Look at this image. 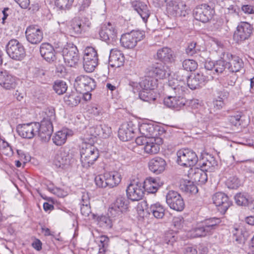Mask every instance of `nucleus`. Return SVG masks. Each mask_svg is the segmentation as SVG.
<instances>
[{"label": "nucleus", "mask_w": 254, "mask_h": 254, "mask_svg": "<svg viewBox=\"0 0 254 254\" xmlns=\"http://www.w3.org/2000/svg\"><path fill=\"white\" fill-rule=\"evenodd\" d=\"M80 152L81 162L84 168L93 164L99 156L98 149L90 144H83Z\"/></svg>", "instance_id": "nucleus-1"}, {"label": "nucleus", "mask_w": 254, "mask_h": 254, "mask_svg": "<svg viewBox=\"0 0 254 254\" xmlns=\"http://www.w3.org/2000/svg\"><path fill=\"white\" fill-rule=\"evenodd\" d=\"M220 222L221 221L218 218L213 217L206 219L191 231V235L193 237H199L210 234Z\"/></svg>", "instance_id": "nucleus-2"}, {"label": "nucleus", "mask_w": 254, "mask_h": 254, "mask_svg": "<svg viewBox=\"0 0 254 254\" xmlns=\"http://www.w3.org/2000/svg\"><path fill=\"white\" fill-rule=\"evenodd\" d=\"M177 155L178 163L184 167H192L198 161V157L195 152L189 148L180 149L178 151Z\"/></svg>", "instance_id": "nucleus-3"}, {"label": "nucleus", "mask_w": 254, "mask_h": 254, "mask_svg": "<svg viewBox=\"0 0 254 254\" xmlns=\"http://www.w3.org/2000/svg\"><path fill=\"white\" fill-rule=\"evenodd\" d=\"M98 64V56L96 50L92 47H87L84 50L83 67L87 72L94 70Z\"/></svg>", "instance_id": "nucleus-4"}, {"label": "nucleus", "mask_w": 254, "mask_h": 254, "mask_svg": "<svg viewBox=\"0 0 254 254\" xmlns=\"http://www.w3.org/2000/svg\"><path fill=\"white\" fill-rule=\"evenodd\" d=\"M62 54L64 62L69 66H75L79 60L78 51L72 44L65 45L62 49Z\"/></svg>", "instance_id": "nucleus-5"}, {"label": "nucleus", "mask_w": 254, "mask_h": 254, "mask_svg": "<svg viewBox=\"0 0 254 254\" xmlns=\"http://www.w3.org/2000/svg\"><path fill=\"white\" fill-rule=\"evenodd\" d=\"M6 51L9 57L15 60H21L25 55L23 46L16 39H12L8 42Z\"/></svg>", "instance_id": "nucleus-6"}, {"label": "nucleus", "mask_w": 254, "mask_h": 254, "mask_svg": "<svg viewBox=\"0 0 254 254\" xmlns=\"http://www.w3.org/2000/svg\"><path fill=\"white\" fill-rule=\"evenodd\" d=\"M214 12L213 8L204 3L196 6L193 10V15L196 20L206 23L212 19Z\"/></svg>", "instance_id": "nucleus-7"}, {"label": "nucleus", "mask_w": 254, "mask_h": 254, "mask_svg": "<svg viewBox=\"0 0 254 254\" xmlns=\"http://www.w3.org/2000/svg\"><path fill=\"white\" fill-rule=\"evenodd\" d=\"M144 35V32L139 30L126 33L120 39L121 44L127 49L133 48L138 41L143 39Z\"/></svg>", "instance_id": "nucleus-8"}, {"label": "nucleus", "mask_w": 254, "mask_h": 254, "mask_svg": "<svg viewBox=\"0 0 254 254\" xmlns=\"http://www.w3.org/2000/svg\"><path fill=\"white\" fill-rule=\"evenodd\" d=\"M74 85L76 91L80 93L91 92L96 86L93 78L84 75L77 76L75 79Z\"/></svg>", "instance_id": "nucleus-9"}, {"label": "nucleus", "mask_w": 254, "mask_h": 254, "mask_svg": "<svg viewBox=\"0 0 254 254\" xmlns=\"http://www.w3.org/2000/svg\"><path fill=\"white\" fill-rule=\"evenodd\" d=\"M166 200L171 209L177 211H182L185 207V202L183 198L176 191H169L166 196Z\"/></svg>", "instance_id": "nucleus-10"}, {"label": "nucleus", "mask_w": 254, "mask_h": 254, "mask_svg": "<svg viewBox=\"0 0 254 254\" xmlns=\"http://www.w3.org/2000/svg\"><path fill=\"white\" fill-rule=\"evenodd\" d=\"M144 189L142 183L134 181L131 182L126 190L128 198L132 201L141 199L144 194Z\"/></svg>", "instance_id": "nucleus-11"}, {"label": "nucleus", "mask_w": 254, "mask_h": 254, "mask_svg": "<svg viewBox=\"0 0 254 254\" xmlns=\"http://www.w3.org/2000/svg\"><path fill=\"white\" fill-rule=\"evenodd\" d=\"M40 127L39 123L32 122L19 125L17 127V130L21 137L31 139L37 134Z\"/></svg>", "instance_id": "nucleus-12"}, {"label": "nucleus", "mask_w": 254, "mask_h": 254, "mask_svg": "<svg viewBox=\"0 0 254 254\" xmlns=\"http://www.w3.org/2000/svg\"><path fill=\"white\" fill-rule=\"evenodd\" d=\"M128 201L125 196L119 195L108 210V214L114 218L120 216L127 208Z\"/></svg>", "instance_id": "nucleus-13"}, {"label": "nucleus", "mask_w": 254, "mask_h": 254, "mask_svg": "<svg viewBox=\"0 0 254 254\" xmlns=\"http://www.w3.org/2000/svg\"><path fill=\"white\" fill-rule=\"evenodd\" d=\"M146 71L149 75L156 78L157 81L158 79L166 78L170 75L168 66L164 64L156 63L147 68Z\"/></svg>", "instance_id": "nucleus-14"}, {"label": "nucleus", "mask_w": 254, "mask_h": 254, "mask_svg": "<svg viewBox=\"0 0 254 254\" xmlns=\"http://www.w3.org/2000/svg\"><path fill=\"white\" fill-rule=\"evenodd\" d=\"M212 198L213 203L222 213H225L232 204L229 197L222 192H216L213 195Z\"/></svg>", "instance_id": "nucleus-15"}, {"label": "nucleus", "mask_w": 254, "mask_h": 254, "mask_svg": "<svg viewBox=\"0 0 254 254\" xmlns=\"http://www.w3.org/2000/svg\"><path fill=\"white\" fill-rule=\"evenodd\" d=\"M253 31V27L247 22H241L237 26L234 33V38L238 41L248 39Z\"/></svg>", "instance_id": "nucleus-16"}, {"label": "nucleus", "mask_w": 254, "mask_h": 254, "mask_svg": "<svg viewBox=\"0 0 254 254\" xmlns=\"http://www.w3.org/2000/svg\"><path fill=\"white\" fill-rule=\"evenodd\" d=\"M99 35L103 41L111 43L115 41L117 37V32L115 26L108 22L102 26Z\"/></svg>", "instance_id": "nucleus-17"}, {"label": "nucleus", "mask_w": 254, "mask_h": 254, "mask_svg": "<svg viewBox=\"0 0 254 254\" xmlns=\"http://www.w3.org/2000/svg\"><path fill=\"white\" fill-rule=\"evenodd\" d=\"M27 40L32 44L40 43L43 38V34L41 29L37 25L28 26L25 31Z\"/></svg>", "instance_id": "nucleus-18"}, {"label": "nucleus", "mask_w": 254, "mask_h": 254, "mask_svg": "<svg viewBox=\"0 0 254 254\" xmlns=\"http://www.w3.org/2000/svg\"><path fill=\"white\" fill-rule=\"evenodd\" d=\"M167 10L168 13L174 16H185L188 14L187 6L183 1H170Z\"/></svg>", "instance_id": "nucleus-19"}, {"label": "nucleus", "mask_w": 254, "mask_h": 254, "mask_svg": "<svg viewBox=\"0 0 254 254\" xmlns=\"http://www.w3.org/2000/svg\"><path fill=\"white\" fill-rule=\"evenodd\" d=\"M223 59L227 62L228 68L232 72H237L243 66L242 60L238 56H233L229 53H224Z\"/></svg>", "instance_id": "nucleus-20"}, {"label": "nucleus", "mask_w": 254, "mask_h": 254, "mask_svg": "<svg viewBox=\"0 0 254 254\" xmlns=\"http://www.w3.org/2000/svg\"><path fill=\"white\" fill-rule=\"evenodd\" d=\"M91 23L87 18L80 19L75 17L73 18L70 24L71 32L74 34H79L88 30Z\"/></svg>", "instance_id": "nucleus-21"}, {"label": "nucleus", "mask_w": 254, "mask_h": 254, "mask_svg": "<svg viewBox=\"0 0 254 254\" xmlns=\"http://www.w3.org/2000/svg\"><path fill=\"white\" fill-rule=\"evenodd\" d=\"M39 126L37 134L42 141L48 142L53 131L52 123L51 121L43 120L39 124Z\"/></svg>", "instance_id": "nucleus-22"}, {"label": "nucleus", "mask_w": 254, "mask_h": 254, "mask_svg": "<svg viewBox=\"0 0 254 254\" xmlns=\"http://www.w3.org/2000/svg\"><path fill=\"white\" fill-rule=\"evenodd\" d=\"M137 129L132 122L123 125L119 130V137L123 141H127L134 136L135 131Z\"/></svg>", "instance_id": "nucleus-23"}, {"label": "nucleus", "mask_w": 254, "mask_h": 254, "mask_svg": "<svg viewBox=\"0 0 254 254\" xmlns=\"http://www.w3.org/2000/svg\"><path fill=\"white\" fill-rule=\"evenodd\" d=\"M185 79H187L188 86L191 90L196 89L204 85L206 80L202 73H197L189 77L186 75L180 80H184Z\"/></svg>", "instance_id": "nucleus-24"}, {"label": "nucleus", "mask_w": 254, "mask_h": 254, "mask_svg": "<svg viewBox=\"0 0 254 254\" xmlns=\"http://www.w3.org/2000/svg\"><path fill=\"white\" fill-rule=\"evenodd\" d=\"M125 63V56L120 50L112 49L109 58V64L113 67H119L123 66Z\"/></svg>", "instance_id": "nucleus-25"}, {"label": "nucleus", "mask_w": 254, "mask_h": 254, "mask_svg": "<svg viewBox=\"0 0 254 254\" xmlns=\"http://www.w3.org/2000/svg\"><path fill=\"white\" fill-rule=\"evenodd\" d=\"M132 6L146 23L151 13L147 4L139 0H135L132 2Z\"/></svg>", "instance_id": "nucleus-26"}, {"label": "nucleus", "mask_w": 254, "mask_h": 254, "mask_svg": "<svg viewBox=\"0 0 254 254\" xmlns=\"http://www.w3.org/2000/svg\"><path fill=\"white\" fill-rule=\"evenodd\" d=\"M163 185L158 178L149 177L146 178L143 185L144 191L148 193H154Z\"/></svg>", "instance_id": "nucleus-27"}, {"label": "nucleus", "mask_w": 254, "mask_h": 254, "mask_svg": "<svg viewBox=\"0 0 254 254\" xmlns=\"http://www.w3.org/2000/svg\"><path fill=\"white\" fill-rule=\"evenodd\" d=\"M162 143V139L158 137H152L148 139L147 142L143 146L144 152L149 154H155L160 150V144Z\"/></svg>", "instance_id": "nucleus-28"}, {"label": "nucleus", "mask_w": 254, "mask_h": 254, "mask_svg": "<svg viewBox=\"0 0 254 254\" xmlns=\"http://www.w3.org/2000/svg\"><path fill=\"white\" fill-rule=\"evenodd\" d=\"M41 56L48 63H52L56 59L53 47L48 43H43L40 49Z\"/></svg>", "instance_id": "nucleus-29"}, {"label": "nucleus", "mask_w": 254, "mask_h": 254, "mask_svg": "<svg viewBox=\"0 0 254 254\" xmlns=\"http://www.w3.org/2000/svg\"><path fill=\"white\" fill-rule=\"evenodd\" d=\"M164 103L169 108L179 110L186 105V99L181 96H169L164 99Z\"/></svg>", "instance_id": "nucleus-30"}, {"label": "nucleus", "mask_w": 254, "mask_h": 254, "mask_svg": "<svg viewBox=\"0 0 254 254\" xmlns=\"http://www.w3.org/2000/svg\"><path fill=\"white\" fill-rule=\"evenodd\" d=\"M189 176L194 182L200 185L205 184L207 181L206 173L201 168L191 169Z\"/></svg>", "instance_id": "nucleus-31"}, {"label": "nucleus", "mask_w": 254, "mask_h": 254, "mask_svg": "<svg viewBox=\"0 0 254 254\" xmlns=\"http://www.w3.org/2000/svg\"><path fill=\"white\" fill-rule=\"evenodd\" d=\"M148 165L151 172L159 174L165 170L166 163L163 158L156 157L149 161Z\"/></svg>", "instance_id": "nucleus-32"}, {"label": "nucleus", "mask_w": 254, "mask_h": 254, "mask_svg": "<svg viewBox=\"0 0 254 254\" xmlns=\"http://www.w3.org/2000/svg\"><path fill=\"white\" fill-rule=\"evenodd\" d=\"M156 56L158 60L168 63L174 62L175 58L173 51L168 47H163L159 49Z\"/></svg>", "instance_id": "nucleus-33"}, {"label": "nucleus", "mask_w": 254, "mask_h": 254, "mask_svg": "<svg viewBox=\"0 0 254 254\" xmlns=\"http://www.w3.org/2000/svg\"><path fill=\"white\" fill-rule=\"evenodd\" d=\"M72 135V131L67 128H64L57 131L53 136L52 139L54 143L58 146L64 144L68 137Z\"/></svg>", "instance_id": "nucleus-34"}, {"label": "nucleus", "mask_w": 254, "mask_h": 254, "mask_svg": "<svg viewBox=\"0 0 254 254\" xmlns=\"http://www.w3.org/2000/svg\"><path fill=\"white\" fill-rule=\"evenodd\" d=\"M16 86L15 77L6 71H1V86L6 90L14 88Z\"/></svg>", "instance_id": "nucleus-35"}, {"label": "nucleus", "mask_w": 254, "mask_h": 254, "mask_svg": "<svg viewBox=\"0 0 254 254\" xmlns=\"http://www.w3.org/2000/svg\"><path fill=\"white\" fill-rule=\"evenodd\" d=\"M137 129L142 135L147 137L148 139L156 137L157 130L152 125L143 123L141 124Z\"/></svg>", "instance_id": "nucleus-36"}, {"label": "nucleus", "mask_w": 254, "mask_h": 254, "mask_svg": "<svg viewBox=\"0 0 254 254\" xmlns=\"http://www.w3.org/2000/svg\"><path fill=\"white\" fill-rule=\"evenodd\" d=\"M54 163L57 167L65 169L70 165V160L65 152H59L55 157Z\"/></svg>", "instance_id": "nucleus-37"}, {"label": "nucleus", "mask_w": 254, "mask_h": 254, "mask_svg": "<svg viewBox=\"0 0 254 254\" xmlns=\"http://www.w3.org/2000/svg\"><path fill=\"white\" fill-rule=\"evenodd\" d=\"M94 131L92 135L96 137L99 136L102 138H107L112 134V129L110 127L106 125L97 126L95 127L90 128V132Z\"/></svg>", "instance_id": "nucleus-38"}, {"label": "nucleus", "mask_w": 254, "mask_h": 254, "mask_svg": "<svg viewBox=\"0 0 254 254\" xmlns=\"http://www.w3.org/2000/svg\"><path fill=\"white\" fill-rule=\"evenodd\" d=\"M157 81L156 78L151 75H149L146 70L145 75L143 80L140 82V86L142 89L153 90L157 87Z\"/></svg>", "instance_id": "nucleus-39"}, {"label": "nucleus", "mask_w": 254, "mask_h": 254, "mask_svg": "<svg viewBox=\"0 0 254 254\" xmlns=\"http://www.w3.org/2000/svg\"><path fill=\"white\" fill-rule=\"evenodd\" d=\"M148 214H152L154 217L157 219H161L163 217L165 214V208L160 203L152 204L147 209Z\"/></svg>", "instance_id": "nucleus-40"}, {"label": "nucleus", "mask_w": 254, "mask_h": 254, "mask_svg": "<svg viewBox=\"0 0 254 254\" xmlns=\"http://www.w3.org/2000/svg\"><path fill=\"white\" fill-rule=\"evenodd\" d=\"M107 185L109 188L118 186L121 181V175L117 171L106 172Z\"/></svg>", "instance_id": "nucleus-41"}, {"label": "nucleus", "mask_w": 254, "mask_h": 254, "mask_svg": "<svg viewBox=\"0 0 254 254\" xmlns=\"http://www.w3.org/2000/svg\"><path fill=\"white\" fill-rule=\"evenodd\" d=\"M217 161L215 158L211 156H209L208 158L205 161L200 164V167L206 172H212L215 167L217 166Z\"/></svg>", "instance_id": "nucleus-42"}, {"label": "nucleus", "mask_w": 254, "mask_h": 254, "mask_svg": "<svg viewBox=\"0 0 254 254\" xmlns=\"http://www.w3.org/2000/svg\"><path fill=\"white\" fill-rule=\"evenodd\" d=\"M81 96L77 93L73 92L71 94L66 95L64 97L65 103L71 106H76L80 102Z\"/></svg>", "instance_id": "nucleus-43"}, {"label": "nucleus", "mask_w": 254, "mask_h": 254, "mask_svg": "<svg viewBox=\"0 0 254 254\" xmlns=\"http://www.w3.org/2000/svg\"><path fill=\"white\" fill-rule=\"evenodd\" d=\"M181 186L182 190L187 193L195 194L198 191V189L193 181H184Z\"/></svg>", "instance_id": "nucleus-44"}, {"label": "nucleus", "mask_w": 254, "mask_h": 254, "mask_svg": "<svg viewBox=\"0 0 254 254\" xmlns=\"http://www.w3.org/2000/svg\"><path fill=\"white\" fill-rule=\"evenodd\" d=\"M228 94L227 91H222L218 98L213 101V106L216 110H220L223 108L224 106V101L227 98Z\"/></svg>", "instance_id": "nucleus-45"}, {"label": "nucleus", "mask_w": 254, "mask_h": 254, "mask_svg": "<svg viewBox=\"0 0 254 254\" xmlns=\"http://www.w3.org/2000/svg\"><path fill=\"white\" fill-rule=\"evenodd\" d=\"M53 89L58 94L62 95L67 90V85L64 81L57 80L54 83Z\"/></svg>", "instance_id": "nucleus-46"}, {"label": "nucleus", "mask_w": 254, "mask_h": 254, "mask_svg": "<svg viewBox=\"0 0 254 254\" xmlns=\"http://www.w3.org/2000/svg\"><path fill=\"white\" fill-rule=\"evenodd\" d=\"M153 92L152 90L142 89L139 93V97L142 101L151 102L156 99Z\"/></svg>", "instance_id": "nucleus-47"}, {"label": "nucleus", "mask_w": 254, "mask_h": 254, "mask_svg": "<svg viewBox=\"0 0 254 254\" xmlns=\"http://www.w3.org/2000/svg\"><path fill=\"white\" fill-rule=\"evenodd\" d=\"M1 153L6 157H11L13 155V151L10 144L1 138Z\"/></svg>", "instance_id": "nucleus-48"}, {"label": "nucleus", "mask_w": 254, "mask_h": 254, "mask_svg": "<svg viewBox=\"0 0 254 254\" xmlns=\"http://www.w3.org/2000/svg\"><path fill=\"white\" fill-rule=\"evenodd\" d=\"M74 0H56L55 4L61 9H69L73 4Z\"/></svg>", "instance_id": "nucleus-49"}, {"label": "nucleus", "mask_w": 254, "mask_h": 254, "mask_svg": "<svg viewBox=\"0 0 254 254\" xmlns=\"http://www.w3.org/2000/svg\"><path fill=\"white\" fill-rule=\"evenodd\" d=\"M99 254H104L107 250L109 239L107 236L103 235L99 237Z\"/></svg>", "instance_id": "nucleus-50"}, {"label": "nucleus", "mask_w": 254, "mask_h": 254, "mask_svg": "<svg viewBox=\"0 0 254 254\" xmlns=\"http://www.w3.org/2000/svg\"><path fill=\"white\" fill-rule=\"evenodd\" d=\"M226 65H227V62L226 60L223 59V56L221 57V59L216 61L215 63L214 71L215 72L219 74L223 72L225 70Z\"/></svg>", "instance_id": "nucleus-51"}, {"label": "nucleus", "mask_w": 254, "mask_h": 254, "mask_svg": "<svg viewBox=\"0 0 254 254\" xmlns=\"http://www.w3.org/2000/svg\"><path fill=\"white\" fill-rule=\"evenodd\" d=\"M182 64L184 69L187 71H194L197 67V63L193 60H185L183 62Z\"/></svg>", "instance_id": "nucleus-52"}, {"label": "nucleus", "mask_w": 254, "mask_h": 254, "mask_svg": "<svg viewBox=\"0 0 254 254\" xmlns=\"http://www.w3.org/2000/svg\"><path fill=\"white\" fill-rule=\"evenodd\" d=\"M236 203L239 205L246 206L249 204V200L246 194L239 193L235 196Z\"/></svg>", "instance_id": "nucleus-53"}, {"label": "nucleus", "mask_w": 254, "mask_h": 254, "mask_svg": "<svg viewBox=\"0 0 254 254\" xmlns=\"http://www.w3.org/2000/svg\"><path fill=\"white\" fill-rule=\"evenodd\" d=\"M95 182L97 186L99 188H103L108 187L105 173L103 175L96 176L95 178Z\"/></svg>", "instance_id": "nucleus-54"}, {"label": "nucleus", "mask_w": 254, "mask_h": 254, "mask_svg": "<svg viewBox=\"0 0 254 254\" xmlns=\"http://www.w3.org/2000/svg\"><path fill=\"white\" fill-rule=\"evenodd\" d=\"M227 184L229 188L235 189L238 188L240 185V181L235 177H230L227 181Z\"/></svg>", "instance_id": "nucleus-55"}, {"label": "nucleus", "mask_w": 254, "mask_h": 254, "mask_svg": "<svg viewBox=\"0 0 254 254\" xmlns=\"http://www.w3.org/2000/svg\"><path fill=\"white\" fill-rule=\"evenodd\" d=\"M88 112L95 116H99L102 115L103 109L100 106L94 105L88 109Z\"/></svg>", "instance_id": "nucleus-56"}, {"label": "nucleus", "mask_w": 254, "mask_h": 254, "mask_svg": "<svg viewBox=\"0 0 254 254\" xmlns=\"http://www.w3.org/2000/svg\"><path fill=\"white\" fill-rule=\"evenodd\" d=\"M200 102L198 99H192L190 100H186V105H188L192 109H198L201 107Z\"/></svg>", "instance_id": "nucleus-57"}, {"label": "nucleus", "mask_w": 254, "mask_h": 254, "mask_svg": "<svg viewBox=\"0 0 254 254\" xmlns=\"http://www.w3.org/2000/svg\"><path fill=\"white\" fill-rule=\"evenodd\" d=\"M196 43L191 42L189 44L187 48L186 49V52L188 56H193L196 52Z\"/></svg>", "instance_id": "nucleus-58"}, {"label": "nucleus", "mask_w": 254, "mask_h": 254, "mask_svg": "<svg viewBox=\"0 0 254 254\" xmlns=\"http://www.w3.org/2000/svg\"><path fill=\"white\" fill-rule=\"evenodd\" d=\"M17 153L19 159L22 161L24 164L30 160V156L28 154L25 153L23 151L21 150H17Z\"/></svg>", "instance_id": "nucleus-59"}, {"label": "nucleus", "mask_w": 254, "mask_h": 254, "mask_svg": "<svg viewBox=\"0 0 254 254\" xmlns=\"http://www.w3.org/2000/svg\"><path fill=\"white\" fill-rule=\"evenodd\" d=\"M172 88L176 94L175 96H177L182 97L184 92L185 91V87L181 84H178L174 87H172Z\"/></svg>", "instance_id": "nucleus-60"}, {"label": "nucleus", "mask_w": 254, "mask_h": 254, "mask_svg": "<svg viewBox=\"0 0 254 254\" xmlns=\"http://www.w3.org/2000/svg\"><path fill=\"white\" fill-rule=\"evenodd\" d=\"M241 116L240 115H237L236 116H232L229 117V121L231 124L235 127H237L241 125L240 119Z\"/></svg>", "instance_id": "nucleus-61"}, {"label": "nucleus", "mask_w": 254, "mask_h": 254, "mask_svg": "<svg viewBox=\"0 0 254 254\" xmlns=\"http://www.w3.org/2000/svg\"><path fill=\"white\" fill-rule=\"evenodd\" d=\"M241 9L245 14H254V5L251 4H244L242 5Z\"/></svg>", "instance_id": "nucleus-62"}, {"label": "nucleus", "mask_w": 254, "mask_h": 254, "mask_svg": "<svg viewBox=\"0 0 254 254\" xmlns=\"http://www.w3.org/2000/svg\"><path fill=\"white\" fill-rule=\"evenodd\" d=\"M81 213L85 217H88L91 213L89 204H82L80 207Z\"/></svg>", "instance_id": "nucleus-63"}, {"label": "nucleus", "mask_w": 254, "mask_h": 254, "mask_svg": "<svg viewBox=\"0 0 254 254\" xmlns=\"http://www.w3.org/2000/svg\"><path fill=\"white\" fill-rule=\"evenodd\" d=\"M173 223L175 227L181 229L183 226L184 219L181 216L174 217Z\"/></svg>", "instance_id": "nucleus-64"}]
</instances>
